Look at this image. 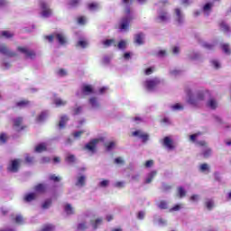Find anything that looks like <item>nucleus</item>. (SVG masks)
Instances as JSON below:
<instances>
[{"label": "nucleus", "mask_w": 231, "mask_h": 231, "mask_svg": "<svg viewBox=\"0 0 231 231\" xmlns=\"http://www.w3.org/2000/svg\"><path fill=\"white\" fill-rule=\"evenodd\" d=\"M186 102L192 106V107H199L201 103L205 101V93L201 91L193 92L190 88L185 89Z\"/></svg>", "instance_id": "nucleus-1"}, {"label": "nucleus", "mask_w": 231, "mask_h": 231, "mask_svg": "<svg viewBox=\"0 0 231 231\" xmlns=\"http://www.w3.org/2000/svg\"><path fill=\"white\" fill-rule=\"evenodd\" d=\"M122 3L124 5L126 6V8L125 16L123 17L119 23V30L120 32H127V30H129V23H131V21L134 19V16L133 15V14H131V9L127 7L133 3V0H122Z\"/></svg>", "instance_id": "nucleus-2"}, {"label": "nucleus", "mask_w": 231, "mask_h": 231, "mask_svg": "<svg viewBox=\"0 0 231 231\" xmlns=\"http://www.w3.org/2000/svg\"><path fill=\"white\" fill-rule=\"evenodd\" d=\"M167 3H169L167 0H161L156 4V6L161 8L157 12V23H169L171 21V14L163 8Z\"/></svg>", "instance_id": "nucleus-3"}, {"label": "nucleus", "mask_w": 231, "mask_h": 231, "mask_svg": "<svg viewBox=\"0 0 231 231\" xmlns=\"http://www.w3.org/2000/svg\"><path fill=\"white\" fill-rule=\"evenodd\" d=\"M160 84H162V79L160 78L147 79L143 82V88L146 91L152 92L155 89H158V86H160Z\"/></svg>", "instance_id": "nucleus-4"}, {"label": "nucleus", "mask_w": 231, "mask_h": 231, "mask_svg": "<svg viewBox=\"0 0 231 231\" xmlns=\"http://www.w3.org/2000/svg\"><path fill=\"white\" fill-rule=\"evenodd\" d=\"M45 39L49 41V42H53V39H56L60 46H66V44H68V38L64 32H55L46 36Z\"/></svg>", "instance_id": "nucleus-5"}, {"label": "nucleus", "mask_w": 231, "mask_h": 231, "mask_svg": "<svg viewBox=\"0 0 231 231\" xmlns=\"http://www.w3.org/2000/svg\"><path fill=\"white\" fill-rule=\"evenodd\" d=\"M23 163V160L21 159H14L10 162L7 170L9 172H19V167Z\"/></svg>", "instance_id": "nucleus-6"}, {"label": "nucleus", "mask_w": 231, "mask_h": 231, "mask_svg": "<svg viewBox=\"0 0 231 231\" xmlns=\"http://www.w3.org/2000/svg\"><path fill=\"white\" fill-rule=\"evenodd\" d=\"M162 144L167 151H174L176 149V145H174V141L169 136H166L162 141Z\"/></svg>", "instance_id": "nucleus-7"}, {"label": "nucleus", "mask_w": 231, "mask_h": 231, "mask_svg": "<svg viewBox=\"0 0 231 231\" xmlns=\"http://www.w3.org/2000/svg\"><path fill=\"white\" fill-rule=\"evenodd\" d=\"M174 17L179 24H183V23H185V14L180 8L177 7L174 9Z\"/></svg>", "instance_id": "nucleus-8"}, {"label": "nucleus", "mask_w": 231, "mask_h": 231, "mask_svg": "<svg viewBox=\"0 0 231 231\" xmlns=\"http://www.w3.org/2000/svg\"><path fill=\"white\" fill-rule=\"evenodd\" d=\"M40 6L42 8V16L50 17L51 15V9L48 6V4L44 1H40Z\"/></svg>", "instance_id": "nucleus-9"}, {"label": "nucleus", "mask_w": 231, "mask_h": 231, "mask_svg": "<svg viewBox=\"0 0 231 231\" xmlns=\"http://www.w3.org/2000/svg\"><path fill=\"white\" fill-rule=\"evenodd\" d=\"M18 51L25 55L26 59H33L35 57V51L29 50L28 47H18Z\"/></svg>", "instance_id": "nucleus-10"}, {"label": "nucleus", "mask_w": 231, "mask_h": 231, "mask_svg": "<svg viewBox=\"0 0 231 231\" xmlns=\"http://www.w3.org/2000/svg\"><path fill=\"white\" fill-rule=\"evenodd\" d=\"M0 53L5 57H15V52L12 51L5 44L0 45Z\"/></svg>", "instance_id": "nucleus-11"}, {"label": "nucleus", "mask_w": 231, "mask_h": 231, "mask_svg": "<svg viewBox=\"0 0 231 231\" xmlns=\"http://www.w3.org/2000/svg\"><path fill=\"white\" fill-rule=\"evenodd\" d=\"M212 8H214V4L213 3H206L203 6H202V13L204 15H206V17H208V15H210V14H212Z\"/></svg>", "instance_id": "nucleus-12"}, {"label": "nucleus", "mask_w": 231, "mask_h": 231, "mask_svg": "<svg viewBox=\"0 0 231 231\" xmlns=\"http://www.w3.org/2000/svg\"><path fill=\"white\" fill-rule=\"evenodd\" d=\"M98 142H100V139H93L85 145V149L89 151V152H95V150L97 149V143H98Z\"/></svg>", "instance_id": "nucleus-13"}, {"label": "nucleus", "mask_w": 231, "mask_h": 231, "mask_svg": "<svg viewBox=\"0 0 231 231\" xmlns=\"http://www.w3.org/2000/svg\"><path fill=\"white\" fill-rule=\"evenodd\" d=\"M133 136L140 138L143 142H147V140H149V134L143 133L142 130H136L133 132Z\"/></svg>", "instance_id": "nucleus-14"}, {"label": "nucleus", "mask_w": 231, "mask_h": 231, "mask_svg": "<svg viewBox=\"0 0 231 231\" xmlns=\"http://www.w3.org/2000/svg\"><path fill=\"white\" fill-rule=\"evenodd\" d=\"M14 123V129L16 131H23L24 126L23 125V117H16L13 120Z\"/></svg>", "instance_id": "nucleus-15"}, {"label": "nucleus", "mask_w": 231, "mask_h": 231, "mask_svg": "<svg viewBox=\"0 0 231 231\" xmlns=\"http://www.w3.org/2000/svg\"><path fill=\"white\" fill-rule=\"evenodd\" d=\"M81 93L82 95H93L94 90H93V86L88 85V84H83L81 87Z\"/></svg>", "instance_id": "nucleus-16"}, {"label": "nucleus", "mask_w": 231, "mask_h": 231, "mask_svg": "<svg viewBox=\"0 0 231 231\" xmlns=\"http://www.w3.org/2000/svg\"><path fill=\"white\" fill-rule=\"evenodd\" d=\"M88 104L92 109H100V102L97 97H90Z\"/></svg>", "instance_id": "nucleus-17"}, {"label": "nucleus", "mask_w": 231, "mask_h": 231, "mask_svg": "<svg viewBox=\"0 0 231 231\" xmlns=\"http://www.w3.org/2000/svg\"><path fill=\"white\" fill-rule=\"evenodd\" d=\"M47 189L48 186L46 184H37L34 186V191L36 194H44Z\"/></svg>", "instance_id": "nucleus-18"}, {"label": "nucleus", "mask_w": 231, "mask_h": 231, "mask_svg": "<svg viewBox=\"0 0 231 231\" xmlns=\"http://www.w3.org/2000/svg\"><path fill=\"white\" fill-rule=\"evenodd\" d=\"M15 106L16 107H19V109H24V107H30V106H32V102L23 99L16 102Z\"/></svg>", "instance_id": "nucleus-19"}, {"label": "nucleus", "mask_w": 231, "mask_h": 231, "mask_svg": "<svg viewBox=\"0 0 231 231\" xmlns=\"http://www.w3.org/2000/svg\"><path fill=\"white\" fill-rule=\"evenodd\" d=\"M75 185L79 189H82L86 185V177L84 175L78 176Z\"/></svg>", "instance_id": "nucleus-20"}, {"label": "nucleus", "mask_w": 231, "mask_h": 231, "mask_svg": "<svg viewBox=\"0 0 231 231\" xmlns=\"http://www.w3.org/2000/svg\"><path fill=\"white\" fill-rule=\"evenodd\" d=\"M188 59H189V60H200L201 53H199L198 51H190L188 54Z\"/></svg>", "instance_id": "nucleus-21"}, {"label": "nucleus", "mask_w": 231, "mask_h": 231, "mask_svg": "<svg viewBox=\"0 0 231 231\" xmlns=\"http://www.w3.org/2000/svg\"><path fill=\"white\" fill-rule=\"evenodd\" d=\"M143 39H144V35L143 33L140 32L137 33L134 37V42L135 44H138L139 46L143 44Z\"/></svg>", "instance_id": "nucleus-22"}, {"label": "nucleus", "mask_w": 231, "mask_h": 231, "mask_svg": "<svg viewBox=\"0 0 231 231\" xmlns=\"http://www.w3.org/2000/svg\"><path fill=\"white\" fill-rule=\"evenodd\" d=\"M37 193L35 192H32V193H28L27 195L24 196V199L25 201H27V203H30V201H33V199H37Z\"/></svg>", "instance_id": "nucleus-23"}, {"label": "nucleus", "mask_w": 231, "mask_h": 231, "mask_svg": "<svg viewBox=\"0 0 231 231\" xmlns=\"http://www.w3.org/2000/svg\"><path fill=\"white\" fill-rule=\"evenodd\" d=\"M208 107L209 109H217V101L214 98H210L207 103Z\"/></svg>", "instance_id": "nucleus-24"}, {"label": "nucleus", "mask_w": 231, "mask_h": 231, "mask_svg": "<svg viewBox=\"0 0 231 231\" xmlns=\"http://www.w3.org/2000/svg\"><path fill=\"white\" fill-rule=\"evenodd\" d=\"M48 116H50V113L48 111H43L38 116L37 122H44Z\"/></svg>", "instance_id": "nucleus-25"}, {"label": "nucleus", "mask_w": 231, "mask_h": 231, "mask_svg": "<svg viewBox=\"0 0 231 231\" xmlns=\"http://www.w3.org/2000/svg\"><path fill=\"white\" fill-rule=\"evenodd\" d=\"M64 210L68 216L75 214V208H73L70 204H66L64 207Z\"/></svg>", "instance_id": "nucleus-26"}, {"label": "nucleus", "mask_w": 231, "mask_h": 231, "mask_svg": "<svg viewBox=\"0 0 231 231\" xmlns=\"http://www.w3.org/2000/svg\"><path fill=\"white\" fill-rule=\"evenodd\" d=\"M69 119L68 118L67 116H62L60 117V123H59V127L60 129H64V127L66 126V123L69 121Z\"/></svg>", "instance_id": "nucleus-27"}, {"label": "nucleus", "mask_w": 231, "mask_h": 231, "mask_svg": "<svg viewBox=\"0 0 231 231\" xmlns=\"http://www.w3.org/2000/svg\"><path fill=\"white\" fill-rule=\"evenodd\" d=\"M156 174H158V172L156 171H152L150 173H148L146 180H145V183H151V181H152V180H154V177L156 176Z\"/></svg>", "instance_id": "nucleus-28"}, {"label": "nucleus", "mask_w": 231, "mask_h": 231, "mask_svg": "<svg viewBox=\"0 0 231 231\" xmlns=\"http://www.w3.org/2000/svg\"><path fill=\"white\" fill-rule=\"evenodd\" d=\"M103 46H105V48H109V46H116V42H115V40L111 39V40H105L102 42Z\"/></svg>", "instance_id": "nucleus-29"}, {"label": "nucleus", "mask_w": 231, "mask_h": 231, "mask_svg": "<svg viewBox=\"0 0 231 231\" xmlns=\"http://www.w3.org/2000/svg\"><path fill=\"white\" fill-rule=\"evenodd\" d=\"M46 149H47L46 143H42L35 147L34 151L35 152H44Z\"/></svg>", "instance_id": "nucleus-30"}, {"label": "nucleus", "mask_w": 231, "mask_h": 231, "mask_svg": "<svg viewBox=\"0 0 231 231\" xmlns=\"http://www.w3.org/2000/svg\"><path fill=\"white\" fill-rule=\"evenodd\" d=\"M54 104H55L56 107H62V106H66V104H68V101L63 100L61 98H56L54 100Z\"/></svg>", "instance_id": "nucleus-31"}, {"label": "nucleus", "mask_w": 231, "mask_h": 231, "mask_svg": "<svg viewBox=\"0 0 231 231\" xmlns=\"http://www.w3.org/2000/svg\"><path fill=\"white\" fill-rule=\"evenodd\" d=\"M205 205H206V208H208V210H212V208H214V207H215L214 199H206Z\"/></svg>", "instance_id": "nucleus-32"}, {"label": "nucleus", "mask_w": 231, "mask_h": 231, "mask_svg": "<svg viewBox=\"0 0 231 231\" xmlns=\"http://www.w3.org/2000/svg\"><path fill=\"white\" fill-rule=\"evenodd\" d=\"M200 172H205L206 174H208L210 172V166L207 163H203L199 166Z\"/></svg>", "instance_id": "nucleus-33"}, {"label": "nucleus", "mask_w": 231, "mask_h": 231, "mask_svg": "<svg viewBox=\"0 0 231 231\" xmlns=\"http://www.w3.org/2000/svg\"><path fill=\"white\" fill-rule=\"evenodd\" d=\"M102 221H104L102 217L97 218L95 221H92L91 222L92 227L94 229H97V227L100 226V225H102Z\"/></svg>", "instance_id": "nucleus-34"}, {"label": "nucleus", "mask_w": 231, "mask_h": 231, "mask_svg": "<svg viewBox=\"0 0 231 231\" xmlns=\"http://www.w3.org/2000/svg\"><path fill=\"white\" fill-rule=\"evenodd\" d=\"M157 207L161 208V210H167V208H169V203L165 200H162L157 204Z\"/></svg>", "instance_id": "nucleus-35"}, {"label": "nucleus", "mask_w": 231, "mask_h": 231, "mask_svg": "<svg viewBox=\"0 0 231 231\" xmlns=\"http://www.w3.org/2000/svg\"><path fill=\"white\" fill-rule=\"evenodd\" d=\"M171 111H183L184 107L183 105L180 103H176L171 106Z\"/></svg>", "instance_id": "nucleus-36"}, {"label": "nucleus", "mask_w": 231, "mask_h": 231, "mask_svg": "<svg viewBox=\"0 0 231 231\" xmlns=\"http://www.w3.org/2000/svg\"><path fill=\"white\" fill-rule=\"evenodd\" d=\"M109 183H111V181L109 180H103L99 181L98 187H100L101 189H106V188L109 187Z\"/></svg>", "instance_id": "nucleus-37"}, {"label": "nucleus", "mask_w": 231, "mask_h": 231, "mask_svg": "<svg viewBox=\"0 0 231 231\" xmlns=\"http://www.w3.org/2000/svg\"><path fill=\"white\" fill-rule=\"evenodd\" d=\"M183 208V204H176L171 208H170L169 212H180Z\"/></svg>", "instance_id": "nucleus-38"}, {"label": "nucleus", "mask_w": 231, "mask_h": 231, "mask_svg": "<svg viewBox=\"0 0 231 231\" xmlns=\"http://www.w3.org/2000/svg\"><path fill=\"white\" fill-rule=\"evenodd\" d=\"M2 37H5V39H12L14 37V33L10 31H3L1 32Z\"/></svg>", "instance_id": "nucleus-39"}, {"label": "nucleus", "mask_w": 231, "mask_h": 231, "mask_svg": "<svg viewBox=\"0 0 231 231\" xmlns=\"http://www.w3.org/2000/svg\"><path fill=\"white\" fill-rule=\"evenodd\" d=\"M117 48L118 50H125L127 48V41L122 40L121 42H119V43L117 44Z\"/></svg>", "instance_id": "nucleus-40"}, {"label": "nucleus", "mask_w": 231, "mask_h": 231, "mask_svg": "<svg viewBox=\"0 0 231 231\" xmlns=\"http://www.w3.org/2000/svg\"><path fill=\"white\" fill-rule=\"evenodd\" d=\"M170 75L171 77H178L179 75H181V70L178 69H170Z\"/></svg>", "instance_id": "nucleus-41"}, {"label": "nucleus", "mask_w": 231, "mask_h": 231, "mask_svg": "<svg viewBox=\"0 0 231 231\" xmlns=\"http://www.w3.org/2000/svg\"><path fill=\"white\" fill-rule=\"evenodd\" d=\"M222 50L224 53H226V55H230L231 53L230 45L226 43L222 44Z\"/></svg>", "instance_id": "nucleus-42"}, {"label": "nucleus", "mask_w": 231, "mask_h": 231, "mask_svg": "<svg viewBox=\"0 0 231 231\" xmlns=\"http://www.w3.org/2000/svg\"><path fill=\"white\" fill-rule=\"evenodd\" d=\"M58 77H66L68 75V70L64 69H60L56 71Z\"/></svg>", "instance_id": "nucleus-43"}, {"label": "nucleus", "mask_w": 231, "mask_h": 231, "mask_svg": "<svg viewBox=\"0 0 231 231\" xmlns=\"http://www.w3.org/2000/svg\"><path fill=\"white\" fill-rule=\"evenodd\" d=\"M178 194L180 198H185L187 196V191L182 187L178 188Z\"/></svg>", "instance_id": "nucleus-44"}, {"label": "nucleus", "mask_w": 231, "mask_h": 231, "mask_svg": "<svg viewBox=\"0 0 231 231\" xmlns=\"http://www.w3.org/2000/svg\"><path fill=\"white\" fill-rule=\"evenodd\" d=\"M116 146V143L115 142H110L106 144V151H113V149H115Z\"/></svg>", "instance_id": "nucleus-45"}, {"label": "nucleus", "mask_w": 231, "mask_h": 231, "mask_svg": "<svg viewBox=\"0 0 231 231\" xmlns=\"http://www.w3.org/2000/svg\"><path fill=\"white\" fill-rule=\"evenodd\" d=\"M220 29L222 30V32H228L230 30V27L228 26V24H226V23L221 22Z\"/></svg>", "instance_id": "nucleus-46"}, {"label": "nucleus", "mask_w": 231, "mask_h": 231, "mask_svg": "<svg viewBox=\"0 0 231 231\" xmlns=\"http://www.w3.org/2000/svg\"><path fill=\"white\" fill-rule=\"evenodd\" d=\"M210 154H212V150L210 148H206L202 152V155L204 156V158H208Z\"/></svg>", "instance_id": "nucleus-47"}, {"label": "nucleus", "mask_w": 231, "mask_h": 231, "mask_svg": "<svg viewBox=\"0 0 231 231\" xmlns=\"http://www.w3.org/2000/svg\"><path fill=\"white\" fill-rule=\"evenodd\" d=\"M211 65L213 66V68H215V69H219V68H221V63H219V61H217V60H211Z\"/></svg>", "instance_id": "nucleus-48"}, {"label": "nucleus", "mask_w": 231, "mask_h": 231, "mask_svg": "<svg viewBox=\"0 0 231 231\" xmlns=\"http://www.w3.org/2000/svg\"><path fill=\"white\" fill-rule=\"evenodd\" d=\"M77 46H79V48H88V42L84 40H79Z\"/></svg>", "instance_id": "nucleus-49"}, {"label": "nucleus", "mask_w": 231, "mask_h": 231, "mask_svg": "<svg viewBox=\"0 0 231 231\" xmlns=\"http://www.w3.org/2000/svg\"><path fill=\"white\" fill-rule=\"evenodd\" d=\"M66 160H67V162H68V163H74V162H75V155H73V154H68L67 155V157H66Z\"/></svg>", "instance_id": "nucleus-50"}, {"label": "nucleus", "mask_w": 231, "mask_h": 231, "mask_svg": "<svg viewBox=\"0 0 231 231\" xmlns=\"http://www.w3.org/2000/svg\"><path fill=\"white\" fill-rule=\"evenodd\" d=\"M116 189H124L125 187V181H117L114 184Z\"/></svg>", "instance_id": "nucleus-51"}, {"label": "nucleus", "mask_w": 231, "mask_h": 231, "mask_svg": "<svg viewBox=\"0 0 231 231\" xmlns=\"http://www.w3.org/2000/svg\"><path fill=\"white\" fill-rule=\"evenodd\" d=\"M88 228V224L86 222H80L78 225V230H86Z\"/></svg>", "instance_id": "nucleus-52"}, {"label": "nucleus", "mask_w": 231, "mask_h": 231, "mask_svg": "<svg viewBox=\"0 0 231 231\" xmlns=\"http://www.w3.org/2000/svg\"><path fill=\"white\" fill-rule=\"evenodd\" d=\"M42 207L44 209L48 208L49 207H51V199H46Z\"/></svg>", "instance_id": "nucleus-53"}, {"label": "nucleus", "mask_w": 231, "mask_h": 231, "mask_svg": "<svg viewBox=\"0 0 231 231\" xmlns=\"http://www.w3.org/2000/svg\"><path fill=\"white\" fill-rule=\"evenodd\" d=\"M203 48H206V50H214V44L205 42L202 44Z\"/></svg>", "instance_id": "nucleus-54"}, {"label": "nucleus", "mask_w": 231, "mask_h": 231, "mask_svg": "<svg viewBox=\"0 0 231 231\" xmlns=\"http://www.w3.org/2000/svg\"><path fill=\"white\" fill-rule=\"evenodd\" d=\"M189 199L193 201V203H198V201H199V195H192Z\"/></svg>", "instance_id": "nucleus-55"}, {"label": "nucleus", "mask_w": 231, "mask_h": 231, "mask_svg": "<svg viewBox=\"0 0 231 231\" xmlns=\"http://www.w3.org/2000/svg\"><path fill=\"white\" fill-rule=\"evenodd\" d=\"M201 133H197V134H193L189 136V140L191 142H196V138H198L199 136H200Z\"/></svg>", "instance_id": "nucleus-56"}, {"label": "nucleus", "mask_w": 231, "mask_h": 231, "mask_svg": "<svg viewBox=\"0 0 231 231\" xmlns=\"http://www.w3.org/2000/svg\"><path fill=\"white\" fill-rule=\"evenodd\" d=\"M82 113V106H77L73 109V115H80Z\"/></svg>", "instance_id": "nucleus-57"}, {"label": "nucleus", "mask_w": 231, "mask_h": 231, "mask_svg": "<svg viewBox=\"0 0 231 231\" xmlns=\"http://www.w3.org/2000/svg\"><path fill=\"white\" fill-rule=\"evenodd\" d=\"M97 8H98V4L97 3H92L88 5V9L89 10H97Z\"/></svg>", "instance_id": "nucleus-58"}, {"label": "nucleus", "mask_w": 231, "mask_h": 231, "mask_svg": "<svg viewBox=\"0 0 231 231\" xmlns=\"http://www.w3.org/2000/svg\"><path fill=\"white\" fill-rule=\"evenodd\" d=\"M78 23L79 24H85L86 23H88V19H86V17L81 16L78 19Z\"/></svg>", "instance_id": "nucleus-59"}, {"label": "nucleus", "mask_w": 231, "mask_h": 231, "mask_svg": "<svg viewBox=\"0 0 231 231\" xmlns=\"http://www.w3.org/2000/svg\"><path fill=\"white\" fill-rule=\"evenodd\" d=\"M49 180H51V181H60V177H58L55 174H53L49 177Z\"/></svg>", "instance_id": "nucleus-60"}, {"label": "nucleus", "mask_w": 231, "mask_h": 231, "mask_svg": "<svg viewBox=\"0 0 231 231\" xmlns=\"http://www.w3.org/2000/svg\"><path fill=\"white\" fill-rule=\"evenodd\" d=\"M115 163H116L117 165H124V159L122 157L116 158Z\"/></svg>", "instance_id": "nucleus-61"}, {"label": "nucleus", "mask_w": 231, "mask_h": 231, "mask_svg": "<svg viewBox=\"0 0 231 231\" xmlns=\"http://www.w3.org/2000/svg\"><path fill=\"white\" fill-rule=\"evenodd\" d=\"M0 142L1 143H6V134H0Z\"/></svg>", "instance_id": "nucleus-62"}, {"label": "nucleus", "mask_w": 231, "mask_h": 231, "mask_svg": "<svg viewBox=\"0 0 231 231\" xmlns=\"http://www.w3.org/2000/svg\"><path fill=\"white\" fill-rule=\"evenodd\" d=\"M82 134H84V131H78V132L74 133L73 136H74V138H80V136H82Z\"/></svg>", "instance_id": "nucleus-63"}, {"label": "nucleus", "mask_w": 231, "mask_h": 231, "mask_svg": "<svg viewBox=\"0 0 231 231\" xmlns=\"http://www.w3.org/2000/svg\"><path fill=\"white\" fill-rule=\"evenodd\" d=\"M143 217H145V212L143 211H140L138 214H137V219H143Z\"/></svg>", "instance_id": "nucleus-64"}]
</instances>
